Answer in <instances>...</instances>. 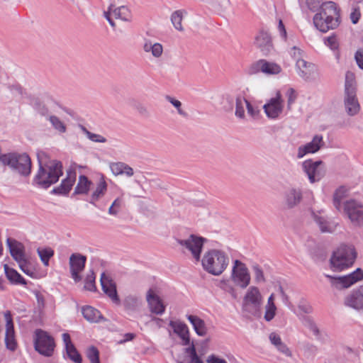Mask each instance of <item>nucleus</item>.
<instances>
[{"label": "nucleus", "instance_id": "nucleus-60", "mask_svg": "<svg viewBox=\"0 0 363 363\" xmlns=\"http://www.w3.org/2000/svg\"><path fill=\"white\" fill-rule=\"evenodd\" d=\"M88 138L90 140L95 142V143H104L106 142V138H104V136H102L101 135L93 133L91 132V133H89Z\"/></svg>", "mask_w": 363, "mask_h": 363}, {"label": "nucleus", "instance_id": "nucleus-15", "mask_svg": "<svg viewBox=\"0 0 363 363\" xmlns=\"http://www.w3.org/2000/svg\"><path fill=\"white\" fill-rule=\"evenodd\" d=\"M100 282L104 293L116 304L119 305L121 303L118 297L116 284L115 281L108 275L102 273L101 275Z\"/></svg>", "mask_w": 363, "mask_h": 363}, {"label": "nucleus", "instance_id": "nucleus-26", "mask_svg": "<svg viewBox=\"0 0 363 363\" xmlns=\"http://www.w3.org/2000/svg\"><path fill=\"white\" fill-rule=\"evenodd\" d=\"M11 257L17 262L23 261L26 259L23 245L13 239L8 238L6 240Z\"/></svg>", "mask_w": 363, "mask_h": 363}, {"label": "nucleus", "instance_id": "nucleus-34", "mask_svg": "<svg viewBox=\"0 0 363 363\" xmlns=\"http://www.w3.org/2000/svg\"><path fill=\"white\" fill-rule=\"evenodd\" d=\"M107 190V184L104 179L101 177L97 184V186L91 196L89 202L95 204V202L101 198Z\"/></svg>", "mask_w": 363, "mask_h": 363}, {"label": "nucleus", "instance_id": "nucleus-61", "mask_svg": "<svg viewBox=\"0 0 363 363\" xmlns=\"http://www.w3.org/2000/svg\"><path fill=\"white\" fill-rule=\"evenodd\" d=\"M361 16L360 11L358 8H355L351 12L350 18L353 24H356Z\"/></svg>", "mask_w": 363, "mask_h": 363}, {"label": "nucleus", "instance_id": "nucleus-45", "mask_svg": "<svg viewBox=\"0 0 363 363\" xmlns=\"http://www.w3.org/2000/svg\"><path fill=\"white\" fill-rule=\"evenodd\" d=\"M84 289L90 291H95L96 290L95 285V275L92 270L87 274L85 278Z\"/></svg>", "mask_w": 363, "mask_h": 363}, {"label": "nucleus", "instance_id": "nucleus-16", "mask_svg": "<svg viewBox=\"0 0 363 363\" xmlns=\"http://www.w3.org/2000/svg\"><path fill=\"white\" fill-rule=\"evenodd\" d=\"M281 71V67L271 62H267L265 60H260L253 65L249 69L250 74H255L262 72L266 74H277Z\"/></svg>", "mask_w": 363, "mask_h": 363}, {"label": "nucleus", "instance_id": "nucleus-9", "mask_svg": "<svg viewBox=\"0 0 363 363\" xmlns=\"http://www.w3.org/2000/svg\"><path fill=\"white\" fill-rule=\"evenodd\" d=\"M34 346L36 351L45 357L52 355L55 347L52 337L45 331L37 329L35 332Z\"/></svg>", "mask_w": 363, "mask_h": 363}, {"label": "nucleus", "instance_id": "nucleus-64", "mask_svg": "<svg viewBox=\"0 0 363 363\" xmlns=\"http://www.w3.org/2000/svg\"><path fill=\"white\" fill-rule=\"evenodd\" d=\"M278 30H279V31L280 33L281 36L284 40H286V37H287V33H286L285 26H284V25L283 23V21L281 19L279 21Z\"/></svg>", "mask_w": 363, "mask_h": 363}, {"label": "nucleus", "instance_id": "nucleus-37", "mask_svg": "<svg viewBox=\"0 0 363 363\" xmlns=\"http://www.w3.org/2000/svg\"><path fill=\"white\" fill-rule=\"evenodd\" d=\"M296 67L300 70L299 75L303 78H308L311 72L314 69V65L311 63H308L303 59H298L296 62Z\"/></svg>", "mask_w": 363, "mask_h": 363}, {"label": "nucleus", "instance_id": "nucleus-50", "mask_svg": "<svg viewBox=\"0 0 363 363\" xmlns=\"http://www.w3.org/2000/svg\"><path fill=\"white\" fill-rule=\"evenodd\" d=\"M5 343L6 347L11 351H14L16 349V342L14 339V333H6Z\"/></svg>", "mask_w": 363, "mask_h": 363}, {"label": "nucleus", "instance_id": "nucleus-49", "mask_svg": "<svg viewBox=\"0 0 363 363\" xmlns=\"http://www.w3.org/2000/svg\"><path fill=\"white\" fill-rule=\"evenodd\" d=\"M276 305L266 304L264 318L266 321H271L276 315Z\"/></svg>", "mask_w": 363, "mask_h": 363}, {"label": "nucleus", "instance_id": "nucleus-42", "mask_svg": "<svg viewBox=\"0 0 363 363\" xmlns=\"http://www.w3.org/2000/svg\"><path fill=\"white\" fill-rule=\"evenodd\" d=\"M123 304L125 309L134 311L141 305V301L136 296H128L125 298Z\"/></svg>", "mask_w": 363, "mask_h": 363}, {"label": "nucleus", "instance_id": "nucleus-23", "mask_svg": "<svg viewBox=\"0 0 363 363\" xmlns=\"http://www.w3.org/2000/svg\"><path fill=\"white\" fill-rule=\"evenodd\" d=\"M324 145L323 136L316 135L313 137L312 141L301 145L298 148L297 157L302 158L304 155L308 153H315L318 152L321 147Z\"/></svg>", "mask_w": 363, "mask_h": 363}, {"label": "nucleus", "instance_id": "nucleus-32", "mask_svg": "<svg viewBox=\"0 0 363 363\" xmlns=\"http://www.w3.org/2000/svg\"><path fill=\"white\" fill-rule=\"evenodd\" d=\"M82 313L84 318L91 323H98L104 319L99 311L89 306L82 307Z\"/></svg>", "mask_w": 363, "mask_h": 363}, {"label": "nucleus", "instance_id": "nucleus-36", "mask_svg": "<svg viewBox=\"0 0 363 363\" xmlns=\"http://www.w3.org/2000/svg\"><path fill=\"white\" fill-rule=\"evenodd\" d=\"M91 182L84 175H80L79 177L78 183L74 189V194H87Z\"/></svg>", "mask_w": 363, "mask_h": 363}, {"label": "nucleus", "instance_id": "nucleus-57", "mask_svg": "<svg viewBox=\"0 0 363 363\" xmlns=\"http://www.w3.org/2000/svg\"><path fill=\"white\" fill-rule=\"evenodd\" d=\"M286 96L288 98V108H291V106L296 101L297 95L295 90L293 88H289L287 91Z\"/></svg>", "mask_w": 363, "mask_h": 363}, {"label": "nucleus", "instance_id": "nucleus-51", "mask_svg": "<svg viewBox=\"0 0 363 363\" xmlns=\"http://www.w3.org/2000/svg\"><path fill=\"white\" fill-rule=\"evenodd\" d=\"M122 203V199L117 198L116 199H115L108 208V213L113 216L117 215V213H118L121 208Z\"/></svg>", "mask_w": 363, "mask_h": 363}, {"label": "nucleus", "instance_id": "nucleus-18", "mask_svg": "<svg viewBox=\"0 0 363 363\" xmlns=\"http://www.w3.org/2000/svg\"><path fill=\"white\" fill-rule=\"evenodd\" d=\"M111 13L116 19H121L124 21H128L130 20V12L126 6H122L118 8H114V6L111 4L108 11H105L104 15L109 24L113 28L116 26V24L111 18Z\"/></svg>", "mask_w": 363, "mask_h": 363}, {"label": "nucleus", "instance_id": "nucleus-4", "mask_svg": "<svg viewBox=\"0 0 363 363\" xmlns=\"http://www.w3.org/2000/svg\"><path fill=\"white\" fill-rule=\"evenodd\" d=\"M357 82L355 75L352 72H347L345 82L344 104L347 113L354 116L359 111V104L357 98Z\"/></svg>", "mask_w": 363, "mask_h": 363}, {"label": "nucleus", "instance_id": "nucleus-56", "mask_svg": "<svg viewBox=\"0 0 363 363\" xmlns=\"http://www.w3.org/2000/svg\"><path fill=\"white\" fill-rule=\"evenodd\" d=\"M325 2L323 0H307L306 4L308 7V9L311 11H315L318 10V9H320V7Z\"/></svg>", "mask_w": 363, "mask_h": 363}, {"label": "nucleus", "instance_id": "nucleus-6", "mask_svg": "<svg viewBox=\"0 0 363 363\" xmlns=\"http://www.w3.org/2000/svg\"><path fill=\"white\" fill-rule=\"evenodd\" d=\"M262 304V296L258 287L251 286L246 291L242 301L243 311L252 315H257Z\"/></svg>", "mask_w": 363, "mask_h": 363}, {"label": "nucleus", "instance_id": "nucleus-19", "mask_svg": "<svg viewBox=\"0 0 363 363\" xmlns=\"http://www.w3.org/2000/svg\"><path fill=\"white\" fill-rule=\"evenodd\" d=\"M312 218L322 233H333L339 226L337 222L328 219L320 213L312 212Z\"/></svg>", "mask_w": 363, "mask_h": 363}, {"label": "nucleus", "instance_id": "nucleus-2", "mask_svg": "<svg viewBox=\"0 0 363 363\" xmlns=\"http://www.w3.org/2000/svg\"><path fill=\"white\" fill-rule=\"evenodd\" d=\"M39 169L34 178L35 182L40 186L47 189L56 183L62 175V165L60 162L53 160L42 164L39 162Z\"/></svg>", "mask_w": 363, "mask_h": 363}, {"label": "nucleus", "instance_id": "nucleus-11", "mask_svg": "<svg viewBox=\"0 0 363 363\" xmlns=\"http://www.w3.org/2000/svg\"><path fill=\"white\" fill-rule=\"evenodd\" d=\"M302 168L311 184L320 181L326 172L325 164L321 160H306L302 163Z\"/></svg>", "mask_w": 363, "mask_h": 363}, {"label": "nucleus", "instance_id": "nucleus-8", "mask_svg": "<svg viewBox=\"0 0 363 363\" xmlns=\"http://www.w3.org/2000/svg\"><path fill=\"white\" fill-rule=\"evenodd\" d=\"M206 240L201 236L191 234L185 239H179L177 242L182 247L184 252L186 251L190 252L196 261L201 259V254L204 242Z\"/></svg>", "mask_w": 363, "mask_h": 363}, {"label": "nucleus", "instance_id": "nucleus-39", "mask_svg": "<svg viewBox=\"0 0 363 363\" xmlns=\"http://www.w3.org/2000/svg\"><path fill=\"white\" fill-rule=\"evenodd\" d=\"M247 100L241 96H238L235 99V115L236 117L244 119L245 118V106L247 107Z\"/></svg>", "mask_w": 363, "mask_h": 363}, {"label": "nucleus", "instance_id": "nucleus-63", "mask_svg": "<svg viewBox=\"0 0 363 363\" xmlns=\"http://www.w3.org/2000/svg\"><path fill=\"white\" fill-rule=\"evenodd\" d=\"M221 284H223V286H222L221 288L223 289H224L225 291L228 292L230 294H231V296L234 298H236L237 295L235 293V288L233 286L229 285L226 281H223V282H221Z\"/></svg>", "mask_w": 363, "mask_h": 363}, {"label": "nucleus", "instance_id": "nucleus-41", "mask_svg": "<svg viewBox=\"0 0 363 363\" xmlns=\"http://www.w3.org/2000/svg\"><path fill=\"white\" fill-rule=\"evenodd\" d=\"M37 252L45 266H48L50 259L54 255V250L50 247L38 248Z\"/></svg>", "mask_w": 363, "mask_h": 363}, {"label": "nucleus", "instance_id": "nucleus-28", "mask_svg": "<svg viewBox=\"0 0 363 363\" xmlns=\"http://www.w3.org/2000/svg\"><path fill=\"white\" fill-rule=\"evenodd\" d=\"M316 14L330 17L333 19L341 20L340 10L333 1H325L323 4L320 12Z\"/></svg>", "mask_w": 363, "mask_h": 363}, {"label": "nucleus", "instance_id": "nucleus-55", "mask_svg": "<svg viewBox=\"0 0 363 363\" xmlns=\"http://www.w3.org/2000/svg\"><path fill=\"white\" fill-rule=\"evenodd\" d=\"M166 99L177 109L179 115L184 116H186V113L181 108L182 103L179 100H177L169 96H167Z\"/></svg>", "mask_w": 363, "mask_h": 363}, {"label": "nucleus", "instance_id": "nucleus-13", "mask_svg": "<svg viewBox=\"0 0 363 363\" xmlns=\"http://www.w3.org/2000/svg\"><path fill=\"white\" fill-rule=\"evenodd\" d=\"M267 116L275 119L282 113L284 108V100L281 92L277 91L274 96L272 97L263 106Z\"/></svg>", "mask_w": 363, "mask_h": 363}, {"label": "nucleus", "instance_id": "nucleus-22", "mask_svg": "<svg viewBox=\"0 0 363 363\" xmlns=\"http://www.w3.org/2000/svg\"><path fill=\"white\" fill-rule=\"evenodd\" d=\"M255 45L264 55H268L273 50L271 36L267 31L260 30L255 38Z\"/></svg>", "mask_w": 363, "mask_h": 363}, {"label": "nucleus", "instance_id": "nucleus-58", "mask_svg": "<svg viewBox=\"0 0 363 363\" xmlns=\"http://www.w3.org/2000/svg\"><path fill=\"white\" fill-rule=\"evenodd\" d=\"M134 107L141 116H148L150 115L147 108L144 104L137 102Z\"/></svg>", "mask_w": 363, "mask_h": 363}, {"label": "nucleus", "instance_id": "nucleus-3", "mask_svg": "<svg viewBox=\"0 0 363 363\" xmlns=\"http://www.w3.org/2000/svg\"><path fill=\"white\" fill-rule=\"evenodd\" d=\"M357 252L352 245H340L330 259L333 271H342L351 267L357 259Z\"/></svg>", "mask_w": 363, "mask_h": 363}, {"label": "nucleus", "instance_id": "nucleus-31", "mask_svg": "<svg viewBox=\"0 0 363 363\" xmlns=\"http://www.w3.org/2000/svg\"><path fill=\"white\" fill-rule=\"evenodd\" d=\"M189 321L191 323L196 333L199 336H204L207 333V328L203 320L194 315L186 316Z\"/></svg>", "mask_w": 363, "mask_h": 363}, {"label": "nucleus", "instance_id": "nucleus-27", "mask_svg": "<svg viewBox=\"0 0 363 363\" xmlns=\"http://www.w3.org/2000/svg\"><path fill=\"white\" fill-rule=\"evenodd\" d=\"M76 181V172L72 169L67 172V177L63 179L60 185L53 189L52 192L58 194H67L69 192Z\"/></svg>", "mask_w": 363, "mask_h": 363}, {"label": "nucleus", "instance_id": "nucleus-20", "mask_svg": "<svg viewBox=\"0 0 363 363\" xmlns=\"http://www.w3.org/2000/svg\"><path fill=\"white\" fill-rule=\"evenodd\" d=\"M341 23V20L330 18L325 16L315 14L313 17V23L318 30L320 32L326 33L329 30L337 28Z\"/></svg>", "mask_w": 363, "mask_h": 363}, {"label": "nucleus", "instance_id": "nucleus-52", "mask_svg": "<svg viewBox=\"0 0 363 363\" xmlns=\"http://www.w3.org/2000/svg\"><path fill=\"white\" fill-rule=\"evenodd\" d=\"M6 324V333H14L13 323L11 318V312L7 311L4 313Z\"/></svg>", "mask_w": 363, "mask_h": 363}, {"label": "nucleus", "instance_id": "nucleus-14", "mask_svg": "<svg viewBox=\"0 0 363 363\" xmlns=\"http://www.w3.org/2000/svg\"><path fill=\"white\" fill-rule=\"evenodd\" d=\"M86 261V256L79 253H73L70 255L69 259V269L72 278L75 282H79L82 280V277L79 274L84 270Z\"/></svg>", "mask_w": 363, "mask_h": 363}, {"label": "nucleus", "instance_id": "nucleus-21", "mask_svg": "<svg viewBox=\"0 0 363 363\" xmlns=\"http://www.w3.org/2000/svg\"><path fill=\"white\" fill-rule=\"evenodd\" d=\"M344 303L345 306L356 311H363V285L352 291L345 297Z\"/></svg>", "mask_w": 363, "mask_h": 363}, {"label": "nucleus", "instance_id": "nucleus-53", "mask_svg": "<svg viewBox=\"0 0 363 363\" xmlns=\"http://www.w3.org/2000/svg\"><path fill=\"white\" fill-rule=\"evenodd\" d=\"M18 264L20 269L22 270V272L23 273H25L26 274L30 276V277L33 276V271L30 267L29 262L28 261L27 258L23 259V261H22V262H18Z\"/></svg>", "mask_w": 363, "mask_h": 363}, {"label": "nucleus", "instance_id": "nucleus-62", "mask_svg": "<svg viewBox=\"0 0 363 363\" xmlns=\"http://www.w3.org/2000/svg\"><path fill=\"white\" fill-rule=\"evenodd\" d=\"M290 55L296 61H297L298 59H302L301 58L302 50L299 48H298L296 46H294L293 48H291Z\"/></svg>", "mask_w": 363, "mask_h": 363}, {"label": "nucleus", "instance_id": "nucleus-54", "mask_svg": "<svg viewBox=\"0 0 363 363\" xmlns=\"http://www.w3.org/2000/svg\"><path fill=\"white\" fill-rule=\"evenodd\" d=\"M125 163L123 162H114L110 165L111 172L113 174L118 176L120 174H123V171L124 170Z\"/></svg>", "mask_w": 363, "mask_h": 363}, {"label": "nucleus", "instance_id": "nucleus-1", "mask_svg": "<svg viewBox=\"0 0 363 363\" xmlns=\"http://www.w3.org/2000/svg\"><path fill=\"white\" fill-rule=\"evenodd\" d=\"M203 269L208 273L214 275H220L229 264V257L219 250H210L206 252L201 259Z\"/></svg>", "mask_w": 363, "mask_h": 363}, {"label": "nucleus", "instance_id": "nucleus-35", "mask_svg": "<svg viewBox=\"0 0 363 363\" xmlns=\"http://www.w3.org/2000/svg\"><path fill=\"white\" fill-rule=\"evenodd\" d=\"M4 271L7 279L13 284L26 285V280L15 269L4 265Z\"/></svg>", "mask_w": 363, "mask_h": 363}, {"label": "nucleus", "instance_id": "nucleus-5", "mask_svg": "<svg viewBox=\"0 0 363 363\" xmlns=\"http://www.w3.org/2000/svg\"><path fill=\"white\" fill-rule=\"evenodd\" d=\"M0 161L22 176H28L30 173L31 161L26 154H4L0 156Z\"/></svg>", "mask_w": 363, "mask_h": 363}, {"label": "nucleus", "instance_id": "nucleus-29", "mask_svg": "<svg viewBox=\"0 0 363 363\" xmlns=\"http://www.w3.org/2000/svg\"><path fill=\"white\" fill-rule=\"evenodd\" d=\"M269 339L272 345L274 346L277 350L286 357H291L292 352L289 347L282 341L281 337L277 333L272 332L269 335Z\"/></svg>", "mask_w": 363, "mask_h": 363}, {"label": "nucleus", "instance_id": "nucleus-7", "mask_svg": "<svg viewBox=\"0 0 363 363\" xmlns=\"http://www.w3.org/2000/svg\"><path fill=\"white\" fill-rule=\"evenodd\" d=\"M230 279L235 286L245 289L250 284L251 276L246 264L239 259H235L230 274Z\"/></svg>", "mask_w": 363, "mask_h": 363}, {"label": "nucleus", "instance_id": "nucleus-25", "mask_svg": "<svg viewBox=\"0 0 363 363\" xmlns=\"http://www.w3.org/2000/svg\"><path fill=\"white\" fill-rule=\"evenodd\" d=\"M169 325L182 340L183 345H190L189 331L187 325L180 320H170Z\"/></svg>", "mask_w": 363, "mask_h": 363}, {"label": "nucleus", "instance_id": "nucleus-48", "mask_svg": "<svg viewBox=\"0 0 363 363\" xmlns=\"http://www.w3.org/2000/svg\"><path fill=\"white\" fill-rule=\"evenodd\" d=\"M325 44L333 50H337L339 48V39L335 34L324 39Z\"/></svg>", "mask_w": 363, "mask_h": 363}, {"label": "nucleus", "instance_id": "nucleus-30", "mask_svg": "<svg viewBox=\"0 0 363 363\" xmlns=\"http://www.w3.org/2000/svg\"><path fill=\"white\" fill-rule=\"evenodd\" d=\"M145 52H151L155 58H160L163 53V46L159 43H153L150 40L145 39L143 45Z\"/></svg>", "mask_w": 363, "mask_h": 363}, {"label": "nucleus", "instance_id": "nucleus-43", "mask_svg": "<svg viewBox=\"0 0 363 363\" xmlns=\"http://www.w3.org/2000/svg\"><path fill=\"white\" fill-rule=\"evenodd\" d=\"M52 127L60 133L66 132L67 128L65 123L56 116H50L48 118Z\"/></svg>", "mask_w": 363, "mask_h": 363}, {"label": "nucleus", "instance_id": "nucleus-12", "mask_svg": "<svg viewBox=\"0 0 363 363\" xmlns=\"http://www.w3.org/2000/svg\"><path fill=\"white\" fill-rule=\"evenodd\" d=\"M331 281L332 285L337 289H345L351 286L356 282L363 279V270L357 268L353 272L342 277H333L327 275Z\"/></svg>", "mask_w": 363, "mask_h": 363}, {"label": "nucleus", "instance_id": "nucleus-44", "mask_svg": "<svg viewBox=\"0 0 363 363\" xmlns=\"http://www.w3.org/2000/svg\"><path fill=\"white\" fill-rule=\"evenodd\" d=\"M67 357L74 363H82V358L77 350L74 345H69V347L65 349Z\"/></svg>", "mask_w": 363, "mask_h": 363}, {"label": "nucleus", "instance_id": "nucleus-46", "mask_svg": "<svg viewBox=\"0 0 363 363\" xmlns=\"http://www.w3.org/2000/svg\"><path fill=\"white\" fill-rule=\"evenodd\" d=\"M252 270L255 276V281L257 284L265 282L266 279L264 275V272L260 266L255 264L252 266Z\"/></svg>", "mask_w": 363, "mask_h": 363}, {"label": "nucleus", "instance_id": "nucleus-40", "mask_svg": "<svg viewBox=\"0 0 363 363\" xmlns=\"http://www.w3.org/2000/svg\"><path fill=\"white\" fill-rule=\"evenodd\" d=\"M184 354L189 357V363H203V361L196 353L193 342H190L189 347L184 349Z\"/></svg>", "mask_w": 363, "mask_h": 363}, {"label": "nucleus", "instance_id": "nucleus-24", "mask_svg": "<svg viewBox=\"0 0 363 363\" xmlns=\"http://www.w3.org/2000/svg\"><path fill=\"white\" fill-rule=\"evenodd\" d=\"M303 199V192L301 189L291 187L284 194V205L287 208H294L299 205Z\"/></svg>", "mask_w": 363, "mask_h": 363}, {"label": "nucleus", "instance_id": "nucleus-38", "mask_svg": "<svg viewBox=\"0 0 363 363\" xmlns=\"http://www.w3.org/2000/svg\"><path fill=\"white\" fill-rule=\"evenodd\" d=\"M184 13H186L185 11L177 10L173 12L171 16V21L175 29H177L179 31H184V30L182 26V21Z\"/></svg>", "mask_w": 363, "mask_h": 363}, {"label": "nucleus", "instance_id": "nucleus-33", "mask_svg": "<svg viewBox=\"0 0 363 363\" xmlns=\"http://www.w3.org/2000/svg\"><path fill=\"white\" fill-rule=\"evenodd\" d=\"M348 196V189L345 186H340L336 189L333 194V205L340 212L342 210V203L343 200Z\"/></svg>", "mask_w": 363, "mask_h": 363}, {"label": "nucleus", "instance_id": "nucleus-47", "mask_svg": "<svg viewBox=\"0 0 363 363\" xmlns=\"http://www.w3.org/2000/svg\"><path fill=\"white\" fill-rule=\"evenodd\" d=\"M86 357L91 363H100L99 352L96 347L91 346L88 348L86 352Z\"/></svg>", "mask_w": 363, "mask_h": 363}, {"label": "nucleus", "instance_id": "nucleus-17", "mask_svg": "<svg viewBox=\"0 0 363 363\" xmlns=\"http://www.w3.org/2000/svg\"><path fill=\"white\" fill-rule=\"evenodd\" d=\"M146 301L150 311L156 315L164 313L166 306L162 299L156 294L155 290L150 289L146 293Z\"/></svg>", "mask_w": 363, "mask_h": 363}, {"label": "nucleus", "instance_id": "nucleus-10", "mask_svg": "<svg viewBox=\"0 0 363 363\" xmlns=\"http://www.w3.org/2000/svg\"><path fill=\"white\" fill-rule=\"evenodd\" d=\"M342 213L349 218L354 226L363 225V205L354 199L343 202Z\"/></svg>", "mask_w": 363, "mask_h": 363}, {"label": "nucleus", "instance_id": "nucleus-59", "mask_svg": "<svg viewBox=\"0 0 363 363\" xmlns=\"http://www.w3.org/2000/svg\"><path fill=\"white\" fill-rule=\"evenodd\" d=\"M354 59L358 67L363 69V49H358L354 54Z\"/></svg>", "mask_w": 363, "mask_h": 363}]
</instances>
